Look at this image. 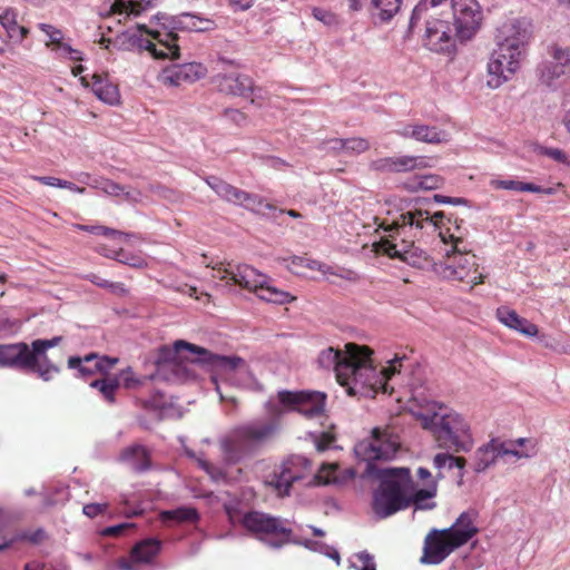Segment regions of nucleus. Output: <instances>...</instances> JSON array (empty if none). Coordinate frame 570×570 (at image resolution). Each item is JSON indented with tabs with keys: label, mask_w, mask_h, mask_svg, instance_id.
<instances>
[{
	"label": "nucleus",
	"mask_w": 570,
	"mask_h": 570,
	"mask_svg": "<svg viewBox=\"0 0 570 570\" xmlns=\"http://www.w3.org/2000/svg\"><path fill=\"white\" fill-rule=\"evenodd\" d=\"M320 150L325 153H332L334 155H338L344 151V139L343 138H331L323 140L318 147Z\"/></svg>",
	"instance_id": "obj_53"
},
{
	"label": "nucleus",
	"mask_w": 570,
	"mask_h": 570,
	"mask_svg": "<svg viewBox=\"0 0 570 570\" xmlns=\"http://www.w3.org/2000/svg\"><path fill=\"white\" fill-rule=\"evenodd\" d=\"M240 524L255 538L279 549L293 540V530L281 518L261 511L244 513Z\"/></svg>",
	"instance_id": "obj_10"
},
{
	"label": "nucleus",
	"mask_w": 570,
	"mask_h": 570,
	"mask_svg": "<svg viewBox=\"0 0 570 570\" xmlns=\"http://www.w3.org/2000/svg\"><path fill=\"white\" fill-rule=\"evenodd\" d=\"M495 316L503 325L525 336L531 337L538 334V326L535 324L521 317L514 309L508 306L498 307Z\"/></svg>",
	"instance_id": "obj_26"
},
{
	"label": "nucleus",
	"mask_w": 570,
	"mask_h": 570,
	"mask_svg": "<svg viewBox=\"0 0 570 570\" xmlns=\"http://www.w3.org/2000/svg\"><path fill=\"white\" fill-rule=\"evenodd\" d=\"M512 442H503L499 438L491 439L487 444L480 446L473 456V471L482 473L493 465L498 458L504 455H513L517 458L527 456L523 452L512 449Z\"/></svg>",
	"instance_id": "obj_18"
},
{
	"label": "nucleus",
	"mask_w": 570,
	"mask_h": 570,
	"mask_svg": "<svg viewBox=\"0 0 570 570\" xmlns=\"http://www.w3.org/2000/svg\"><path fill=\"white\" fill-rule=\"evenodd\" d=\"M422 157L414 156H400V157H386L379 160L377 169L392 171V173H402V171H411L415 168L423 166Z\"/></svg>",
	"instance_id": "obj_29"
},
{
	"label": "nucleus",
	"mask_w": 570,
	"mask_h": 570,
	"mask_svg": "<svg viewBox=\"0 0 570 570\" xmlns=\"http://www.w3.org/2000/svg\"><path fill=\"white\" fill-rule=\"evenodd\" d=\"M16 539H19V541H29L33 544H38L46 539V531L40 528L33 532H19L16 534Z\"/></svg>",
	"instance_id": "obj_57"
},
{
	"label": "nucleus",
	"mask_w": 570,
	"mask_h": 570,
	"mask_svg": "<svg viewBox=\"0 0 570 570\" xmlns=\"http://www.w3.org/2000/svg\"><path fill=\"white\" fill-rule=\"evenodd\" d=\"M351 567L355 570H376L374 557L367 551L355 553L351 560Z\"/></svg>",
	"instance_id": "obj_47"
},
{
	"label": "nucleus",
	"mask_w": 570,
	"mask_h": 570,
	"mask_svg": "<svg viewBox=\"0 0 570 570\" xmlns=\"http://www.w3.org/2000/svg\"><path fill=\"white\" fill-rule=\"evenodd\" d=\"M122 384L126 389H134L140 384V381L134 376L131 368H127L121 373Z\"/></svg>",
	"instance_id": "obj_63"
},
{
	"label": "nucleus",
	"mask_w": 570,
	"mask_h": 570,
	"mask_svg": "<svg viewBox=\"0 0 570 570\" xmlns=\"http://www.w3.org/2000/svg\"><path fill=\"white\" fill-rule=\"evenodd\" d=\"M370 149V142L362 137H352L344 139V153L348 155H358Z\"/></svg>",
	"instance_id": "obj_48"
},
{
	"label": "nucleus",
	"mask_w": 570,
	"mask_h": 570,
	"mask_svg": "<svg viewBox=\"0 0 570 570\" xmlns=\"http://www.w3.org/2000/svg\"><path fill=\"white\" fill-rule=\"evenodd\" d=\"M223 115L237 127H243L248 122V116L239 109L226 108Z\"/></svg>",
	"instance_id": "obj_54"
},
{
	"label": "nucleus",
	"mask_w": 570,
	"mask_h": 570,
	"mask_svg": "<svg viewBox=\"0 0 570 570\" xmlns=\"http://www.w3.org/2000/svg\"><path fill=\"white\" fill-rule=\"evenodd\" d=\"M154 0H128V14L139 16L144 10L153 6Z\"/></svg>",
	"instance_id": "obj_59"
},
{
	"label": "nucleus",
	"mask_w": 570,
	"mask_h": 570,
	"mask_svg": "<svg viewBox=\"0 0 570 570\" xmlns=\"http://www.w3.org/2000/svg\"><path fill=\"white\" fill-rule=\"evenodd\" d=\"M476 517L478 512L473 509L464 511L444 532H449V537H452L458 544L462 547L479 532V529L474 524Z\"/></svg>",
	"instance_id": "obj_23"
},
{
	"label": "nucleus",
	"mask_w": 570,
	"mask_h": 570,
	"mask_svg": "<svg viewBox=\"0 0 570 570\" xmlns=\"http://www.w3.org/2000/svg\"><path fill=\"white\" fill-rule=\"evenodd\" d=\"M80 228L83 230H87L94 235H102V236H109V237H127L128 236L127 234H125L120 230H117V229H114L110 227H106V226H100V225H94V226L81 225Z\"/></svg>",
	"instance_id": "obj_51"
},
{
	"label": "nucleus",
	"mask_w": 570,
	"mask_h": 570,
	"mask_svg": "<svg viewBox=\"0 0 570 570\" xmlns=\"http://www.w3.org/2000/svg\"><path fill=\"white\" fill-rule=\"evenodd\" d=\"M455 37L460 42L471 40L481 27L483 14L476 0H452Z\"/></svg>",
	"instance_id": "obj_13"
},
{
	"label": "nucleus",
	"mask_w": 570,
	"mask_h": 570,
	"mask_svg": "<svg viewBox=\"0 0 570 570\" xmlns=\"http://www.w3.org/2000/svg\"><path fill=\"white\" fill-rule=\"evenodd\" d=\"M83 361L86 363L94 362L97 373L109 376V371L119 362V358L107 355L99 356L96 353H90L83 357Z\"/></svg>",
	"instance_id": "obj_41"
},
{
	"label": "nucleus",
	"mask_w": 570,
	"mask_h": 570,
	"mask_svg": "<svg viewBox=\"0 0 570 570\" xmlns=\"http://www.w3.org/2000/svg\"><path fill=\"white\" fill-rule=\"evenodd\" d=\"M340 465L336 463L323 464L316 474L320 484H340L345 479L338 475Z\"/></svg>",
	"instance_id": "obj_39"
},
{
	"label": "nucleus",
	"mask_w": 570,
	"mask_h": 570,
	"mask_svg": "<svg viewBox=\"0 0 570 570\" xmlns=\"http://www.w3.org/2000/svg\"><path fill=\"white\" fill-rule=\"evenodd\" d=\"M196 14L190 12H183L178 16L171 17L169 20L170 31H194L196 24Z\"/></svg>",
	"instance_id": "obj_44"
},
{
	"label": "nucleus",
	"mask_w": 570,
	"mask_h": 570,
	"mask_svg": "<svg viewBox=\"0 0 570 570\" xmlns=\"http://www.w3.org/2000/svg\"><path fill=\"white\" fill-rule=\"evenodd\" d=\"M387 237L376 244V250L390 258H397L415 268H426L432 264L428 253L414 245L413 232L397 234L395 230L386 232Z\"/></svg>",
	"instance_id": "obj_11"
},
{
	"label": "nucleus",
	"mask_w": 570,
	"mask_h": 570,
	"mask_svg": "<svg viewBox=\"0 0 570 570\" xmlns=\"http://www.w3.org/2000/svg\"><path fill=\"white\" fill-rule=\"evenodd\" d=\"M277 396L288 411H297L308 419L320 416L325 411L326 394L323 392L283 390Z\"/></svg>",
	"instance_id": "obj_14"
},
{
	"label": "nucleus",
	"mask_w": 570,
	"mask_h": 570,
	"mask_svg": "<svg viewBox=\"0 0 570 570\" xmlns=\"http://www.w3.org/2000/svg\"><path fill=\"white\" fill-rule=\"evenodd\" d=\"M433 465L438 470H441L443 468H448L451 470L453 469V466H458V475L461 482L465 474L466 459L463 456H454L448 452H442L434 455Z\"/></svg>",
	"instance_id": "obj_36"
},
{
	"label": "nucleus",
	"mask_w": 570,
	"mask_h": 570,
	"mask_svg": "<svg viewBox=\"0 0 570 570\" xmlns=\"http://www.w3.org/2000/svg\"><path fill=\"white\" fill-rule=\"evenodd\" d=\"M416 416L422 428L432 433L439 448L465 453L473 449L470 425L461 414L449 411L445 405L433 403Z\"/></svg>",
	"instance_id": "obj_6"
},
{
	"label": "nucleus",
	"mask_w": 570,
	"mask_h": 570,
	"mask_svg": "<svg viewBox=\"0 0 570 570\" xmlns=\"http://www.w3.org/2000/svg\"><path fill=\"white\" fill-rule=\"evenodd\" d=\"M138 29L145 32H148L164 49H157V46L150 40L134 36L132 42L137 45L140 49H146L151 52L153 57L156 59H165L169 58L171 60L179 58V46L178 35L173 31H149L145 24H139Z\"/></svg>",
	"instance_id": "obj_16"
},
{
	"label": "nucleus",
	"mask_w": 570,
	"mask_h": 570,
	"mask_svg": "<svg viewBox=\"0 0 570 570\" xmlns=\"http://www.w3.org/2000/svg\"><path fill=\"white\" fill-rule=\"evenodd\" d=\"M350 358V348H346V353H342L340 350L328 347L322 351L317 357V363L323 368H333L336 373L337 382L341 376V365L347 364Z\"/></svg>",
	"instance_id": "obj_30"
},
{
	"label": "nucleus",
	"mask_w": 570,
	"mask_h": 570,
	"mask_svg": "<svg viewBox=\"0 0 570 570\" xmlns=\"http://www.w3.org/2000/svg\"><path fill=\"white\" fill-rule=\"evenodd\" d=\"M161 541L156 538H148L136 543L130 551V559L120 558L118 567L120 570H134V563H149L160 552Z\"/></svg>",
	"instance_id": "obj_22"
},
{
	"label": "nucleus",
	"mask_w": 570,
	"mask_h": 570,
	"mask_svg": "<svg viewBox=\"0 0 570 570\" xmlns=\"http://www.w3.org/2000/svg\"><path fill=\"white\" fill-rule=\"evenodd\" d=\"M449 224H444L442 227H438L439 236L441 237L443 243H453V250L459 249L458 246L462 243V237L460 235H455L451 232Z\"/></svg>",
	"instance_id": "obj_55"
},
{
	"label": "nucleus",
	"mask_w": 570,
	"mask_h": 570,
	"mask_svg": "<svg viewBox=\"0 0 570 570\" xmlns=\"http://www.w3.org/2000/svg\"><path fill=\"white\" fill-rule=\"evenodd\" d=\"M451 263L434 264L435 272L444 279L458 281L471 286L483 283V274L479 268L474 254L452 250Z\"/></svg>",
	"instance_id": "obj_12"
},
{
	"label": "nucleus",
	"mask_w": 570,
	"mask_h": 570,
	"mask_svg": "<svg viewBox=\"0 0 570 570\" xmlns=\"http://www.w3.org/2000/svg\"><path fill=\"white\" fill-rule=\"evenodd\" d=\"M33 179L39 181L42 185L51 186V187H59V188H61V185L63 183V179L52 177V176H33Z\"/></svg>",
	"instance_id": "obj_64"
},
{
	"label": "nucleus",
	"mask_w": 570,
	"mask_h": 570,
	"mask_svg": "<svg viewBox=\"0 0 570 570\" xmlns=\"http://www.w3.org/2000/svg\"><path fill=\"white\" fill-rule=\"evenodd\" d=\"M81 82L85 87H91L92 92L101 101L116 105L119 102L120 95L118 86L109 81L107 76L94 73L91 76V82L86 77H81Z\"/></svg>",
	"instance_id": "obj_24"
},
{
	"label": "nucleus",
	"mask_w": 570,
	"mask_h": 570,
	"mask_svg": "<svg viewBox=\"0 0 570 570\" xmlns=\"http://www.w3.org/2000/svg\"><path fill=\"white\" fill-rule=\"evenodd\" d=\"M210 82L217 91L233 97L247 98L255 88L253 78L240 72H219L212 77Z\"/></svg>",
	"instance_id": "obj_19"
},
{
	"label": "nucleus",
	"mask_w": 570,
	"mask_h": 570,
	"mask_svg": "<svg viewBox=\"0 0 570 570\" xmlns=\"http://www.w3.org/2000/svg\"><path fill=\"white\" fill-rule=\"evenodd\" d=\"M334 441L335 438L332 434L326 432L321 433L315 439V445L317 451L323 452L327 450Z\"/></svg>",
	"instance_id": "obj_62"
},
{
	"label": "nucleus",
	"mask_w": 570,
	"mask_h": 570,
	"mask_svg": "<svg viewBox=\"0 0 570 570\" xmlns=\"http://www.w3.org/2000/svg\"><path fill=\"white\" fill-rule=\"evenodd\" d=\"M183 358L210 372L213 374L212 381L215 383V375L229 374L245 365V360L240 356L216 354L203 346L177 340L171 346L161 345L157 350L155 357L156 375L159 376L161 370L179 367Z\"/></svg>",
	"instance_id": "obj_3"
},
{
	"label": "nucleus",
	"mask_w": 570,
	"mask_h": 570,
	"mask_svg": "<svg viewBox=\"0 0 570 570\" xmlns=\"http://www.w3.org/2000/svg\"><path fill=\"white\" fill-rule=\"evenodd\" d=\"M402 0H371L368 11L373 22L389 23L400 11Z\"/></svg>",
	"instance_id": "obj_28"
},
{
	"label": "nucleus",
	"mask_w": 570,
	"mask_h": 570,
	"mask_svg": "<svg viewBox=\"0 0 570 570\" xmlns=\"http://www.w3.org/2000/svg\"><path fill=\"white\" fill-rule=\"evenodd\" d=\"M403 138H412L426 144H441L446 141V132L439 130L435 126L428 125H405L397 130Z\"/></svg>",
	"instance_id": "obj_25"
},
{
	"label": "nucleus",
	"mask_w": 570,
	"mask_h": 570,
	"mask_svg": "<svg viewBox=\"0 0 570 570\" xmlns=\"http://www.w3.org/2000/svg\"><path fill=\"white\" fill-rule=\"evenodd\" d=\"M549 55L552 61L544 62L539 68L540 80L548 86L570 72V47L563 48L554 43L550 46Z\"/></svg>",
	"instance_id": "obj_20"
},
{
	"label": "nucleus",
	"mask_w": 570,
	"mask_h": 570,
	"mask_svg": "<svg viewBox=\"0 0 570 570\" xmlns=\"http://www.w3.org/2000/svg\"><path fill=\"white\" fill-rule=\"evenodd\" d=\"M86 279H88L89 282H91L96 286H98L100 288L109 289L111 293H115V294L122 295L126 292L122 283L109 282V281H107V279H105V278H102L99 275L94 274V273L88 274L86 276Z\"/></svg>",
	"instance_id": "obj_49"
},
{
	"label": "nucleus",
	"mask_w": 570,
	"mask_h": 570,
	"mask_svg": "<svg viewBox=\"0 0 570 570\" xmlns=\"http://www.w3.org/2000/svg\"><path fill=\"white\" fill-rule=\"evenodd\" d=\"M195 32H206L216 29L217 24L214 20L199 17L196 14Z\"/></svg>",
	"instance_id": "obj_61"
},
{
	"label": "nucleus",
	"mask_w": 570,
	"mask_h": 570,
	"mask_svg": "<svg viewBox=\"0 0 570 570\" xmlns=\"http://www.w3.org/2000/svg\"><path fill=\"white\" fill-rule=\"evenodd\" d=\"M234 205L244 207L245 209L257 214H264V210L271 212L276 209V207L267 203L263 196L254 193H248L244 189H240L236 203Z\"/></svg>",
	"instance_id": "obj_32"
},
{
	"label": "nucleus",
	"mask_w": 570,
	"mask_h": 570,
	"mask_svg": "<svg viewBox=\"0 0 570 570\" xmlns=\"http://www.w3.org/2000/svg\"><path fill=\"white\" fill-rule=\"evenodd\" d=\"M95 188L101 189L110 196H124L125 199H132L130 191L126 187L107 178L95 179Z\"/></svg>",
	"instance_id": "obj_42"
},
{
	"label": "nucleus",
	"mask_w": 570,
	"mask_h": 570,
	"mask_svg": "<svg viewBox=\"0 0 570 570\" xmlns=\"http://www.w3.org/2000/svg\"><path fill=\"white\" fill-rule=\"evenodd\" d=\"M140 406L148 411H157L163 407V394L158 391L148 399H138Z\"/></svg>",
	"instance_id": "obj_56"
},
{
	"label": "nucleus",
	"mask_w": 570,
	"mask_h": 570,
	"mask_svg": "<svg viewBox=\"0 0 570 570\" xmlns=\"http://www.w3.org/2000/svg\"><path fill=\"white\" fill-rule=\"evenodd\" d=\"M268 420H255L234 428L222 441L224 460L236 464L259 453L279 432L281 420L287 410L277 397V402L265 403Z\"/></svg>",
	"instance_id": "obj_2"
},
{
	"label": "nucleus",
	"mask_w": 570,
	"mask_h": 570,
	"mask_svg": "<svg viewBox=\"0 0 570 570\" xmlns=\"http://www.w3.org/2000/svg\"><path fill=\"white\" fill-rule=\"evenodd\" d=\"M62 336L52 338H37L30 344L16 342L0 344V368H10L16 372L37 375L45 382L52 380L60 372L48 356L47 352L60 344Z\"/></svg>",
	"instance_id": "obj_4"
},
{
	"label": "nucleus",
	"mask_w": 570,
	"mask_h": 570,
	"mask_svg": "<svg viewBox=\"0 0 570 570\" xmlns=\"http://www.w3.org/2000/svg\"><path fill=\"white\" fill-rule=\"evenodd\" d=\"M346 348H350V358L347 364L341 365L338 383L346 386L351 395L364 394L367 389L374 390L380 380L371 358L372 351L354 343L346 344Z\"/></svg>",
	"instance_id": "obj_7"
},
{
	"label": "nucleus",
	"mask_w": 570,
	"mask_h": 570,
	"mask_svg": "<svg viewBox=\"0 0 570 570\" xmlns=\"http://www.w3.org/2000/svg\"><path fill=\"white\" fill-rule=\"evenodd\" d=\"M159 517L164 523L174 522L176 524L196 523L200 518L196 508L185 505L173 510L161 511Z\"/></svg>",
	"instance_id": "obj_31"
},
{
	"label": "nucleus",
	"mask_w": 570,
	"mask_h": 570,
	"mask_svg": "<svg viewBox=\"0 0 570 570\" xmlns=\"http://www.w3.org/2000/svg\"><path fill=\"white\" fill-rule=\"evenodd\" d=\"M444 531L445 529H433L425 537L421 563L440 564L455 549L460 548L458 542L452 537H449V532Z\"/></svg>",
	"instance_id": "obj_17"
},
{
	"label": "nucleus",
	"mask_w": 570,
	"mask_h": 570,
	"mask_svg": "<svg viewBox=\"0 0 570 570\" xmlns=\"http://www.w3.org/2000/svg\"><path fill=\"white\" fill-rule=\"evenodd\" d=\"M207 73V68L200 62H187L180 65H173L166 68L163 72L164 82L170 86H183L185 83H193Z\"/></svg>",
	"instance_id": "obj_21"
},
{
	"label": "nucleus",
	"mask_w": 570,
	"mask_h": 570,
	"mask_svg": "<svg viewBox=\"0 0 570 570\" xmlns=\"http://www.w3.org/2000/svg\"><path fill=\"white\" fill-rule=\"evenodd\" d=\"M107 510H108L107 503H88V504H85L82 508L83 514L91 519L107 512Z\"/></svg>",
	"instance_id": "obj_60"
},
{
	"label": "nucleus",
	"mask_w": 570,
	"mask_h": 570,
	"mask_svg": "<svg viewBox=\"0 0 570 570\" xmlns=\"http://www.w3.org/2000/svg\"><path fill=\"white\" fill-rule=\"evenodd\" d=\"M68 367L72 370H77L79 373V376L82 379H88L97 373L95 368L94 362L86 363L83 358L79 356H70L68 358Z\"/></svg>",
	"instance_id": "obj_46"
},
{
	"label": "nucleus",
	"mask_w": 570,
	"mask_h": 570,
	"mask_svg": "<svg viewBox=\"0 0 570 570\" xmlns=\"http://www.w3.org/2000/svg\"><path fill=\"white\" fill-rule=\"evenodd\" d=\"M107 257L114 258L115 261L128 265L134 268H144L147 266L146 259L138 254L126 252L124 249L112 250L111 254H106Z\"/></svg>",
	"instance_id": "obj_40"
},
{
	"label": "nucleus",
	"mask_w": 570,
	"mask_h": 570,
	"mask_svg": "<svg viewBox=\"0 0 570 570\" xmlns=\"http://www.w3.org/2000/svg\"><path fill=\"white\" fill-rule=\"evenodd\" d=\"M299 479H301V475L297 473H294L289 466V462H286L282 465V471L277 475L275 487L279 491H282V489H283L284 494L287 495L289 493V489H291L292 484Z\"/></svg>",
	"instance_id": "obj_43"
},
{
	"label": "nucleus",
	"mask_w": 570,
	"mask_h": 570,
	"mask_svg": "<svg viewBox=\"0 0 570 570\" xmlns=\"http://www.w3.org/2000/svg\"><path fill=\"white\" fill-rule=\"evenodd\" d=\"M218 279H229L249 292H254L258 298L274 304H286L295 299L288 292L278 289L271 284V278L250 265H235V271L218 275Z\"/></svg>",
	"instance_id": "obj_8"
},
{
	"label": "nucleus",
	"mask_w": 570,
	"mask_h": 570,
	"mask_svg": "<svg viewBox=\"0 0 570 570\" xmlns=\"http://www.w3.org/2000/svg\"><path fill=\"white\" fill-rule=\"evenodd\" d=\"M453 224L455 230H460L459 218L454 215L446 216L444 212H435L430 214L428 210L413 209L402 213L399 218L391 224L382 223L380 228L384 232L395 230L397 234H406L413 232L414 237L422 236L423 232H436L438 227L444 224Z\"/></svg>",
	"instance_id": "obj_9"
},
{
	"label": "nucleus",
	"mask_w": 570,
	"mask_h": 570,
	"mask_svg": "<svg viewBox=\"0 0 570 570\" xmlns=\"http://www.w3.org/2000/svg\"><path fill=\"white\" fill-rule=\"evenodd\" d=\"M120 460L129 464L136 472H146L151 466L150 451L141 444H131L120 453Z\"/></svg>",
	"instance_id": "obj_27"
},
{
	"label": "nucleus",
	"mask_w": 570,
	"mask_h": 570,
	"mask_svg": "<svg viewBox=\"0 0 570 570\" xmlns=\"http://www.w3.org/2000/svg\"><path fill=\"white\" fill-rule=\"evenodd\" d=\"M490 185L494 189H505L514 191H539L540 189L533 183H524L514 179H492Z\"/></svg>",
	"instance_id": "obj_38"
},
{
	"label": "nucleus",
	"mask_w": 570,
	"mask_h": 570,
	"mask_svg": "<svg viewBox=\"0 0 570 570\" xmlns=\"http://www.w3.org/2000/svg\"><path fill=\"white\" fill-rule=\"evenodd\" d=\"M0 23L7 31V36L14 42H21L29 32L26 27L18 24L17 12L11 8L0 14Z\"/></svg>",
	"instance_id": "obj_33"
},
{
	"label": "nucleus",
	"mask_w": 570,
	"mask_h": 570,
	"mask_svg": "<svg viewBox=\"0 0 570 570\" xmlns=\"http://www.w3.org/2000/svg\"><path fill=\"white\" fill-rule=\"evenodd\" d=\"M436 494V484L433 482L432 489H416L406 492V497L410 500V505H414L415 510H431L436 507L435 502H430L428 504H421V501H425L426 499H431Z\"/></svg>",
	"instance_id": "obj_37"
},
{
	"label": "nucleus",
	"mask_w": 570,
	"mask_h": 570,
	"mask_svg": "<svg viewBox=\"0 0 570 570\" xmlns=\"http://www.w3.org/2000/svg\"><path fill=\"white\" fill-rule=\"evenodd\" d=\"M289 543L301 544L311 551H315V552H318L322 554L327 553V550H330V546L326 544L325 542L316 541V540H312V539L301 540V539L293 537V540H291Z\"/></svg>",
	"instance_id": "obj_50"
},
{
	"label": "nucleus",
	"mask_w": 570,
	"mask_h": 570,
	"mask_svg": "<svg viewBox=\"0 0 570 570\" xmlns=\"http://www.w3.org/2000/svg\"><path fill=\"white\" fill-rule=\"evenodd\" d=\"M444 183L443 177L439 175H423L413 180V183L409 186V189H426L432 190L440 188Z\"/></svg>",
	"instance_id": "obj_45"
},
{
	"label": "nucleus",
	"mask_w": 570,
	"mask_h": 570,
	"mask_svg": "<svg viewBox=\"0 0 570 570\" xmlns=\"http://www.w3.org/2000/svg\"><path fill=\"white\" fill-rule=\"evenodd\" d=\"M530 37L527 26L520 20L502 26L499 30L498 48L488 63L490 87L498 88L517 72Z\"/></svg>",
	"instance_id": "obj_5"
},
{
	"label": "nucleus",
	"mask_w": 570,
	"mask_h": 570,
	"mask_svg": "<svg viewBox=\"0 0 570 570\" xmlns=\"http://www.w3.org/2000/svg\"><path fill=\"white\" fill-rule=\"evenodd\" d=\"M39 29L49 37L51 43L58 46L62 42L63 33L60 29L48 23H39Z\"/></svg>",
	"instance_id": "obj_58"
},
{
	"label": "nucleus",
	"mask_w": 570,
	"mask_h": 570,
	"mask_svg": "<svg viewBox=\"0 0 570 570\" xmlns=\"http://www.w3.org/2000/svg\"><path fill=\"white\" fill-rule=\"evenodd\" d=\"M89 385L98 390L105 401L114 404L116 402V392L120 387V379L118 375L105 376L104 379L94 380Z\"/></svg>",
	"instance_id": "obj_35"
},
{
	"label": "nucleus",
	"mask_w": 570,
	"mask_h": 570,
	"mask_svg": "<svg viewBox=\"0 0 570 570\" xmlns=\"http://www.w3.org/2000/svg\"><path fill=\"white\" fill-rule=\"evenodd\" d=\"M400 449L399 436L387 429L374 428L370 438L358 441L354 453L366 462V473L379 480L373 490L372 510L380 519L389 518L410 507L406 492L414 490L415 482L409 468H377L376 461L392 460Z\"/></svg>",
	"instance_id": "obj_1"
},
{
	"label": "nucleus",
	"mask_w": 570,
	"mask_h": 570,
	"mask_svg": "<svg viewBox=\"0 0 570 570\" xmlns=\"http://www.w3.org/2000/svg\"><path fill=\"white\" fill-rule=\"evenodd\" d=\"M205 181L220 199L233 205L236 203L240 188L235 187L223 178L214 175L205 177Z\"/></svg>",
	"instance_id": "obj_34"
},
{
	"label": "nucleus",
	"mask_w": 570,
	"mask_h": 570,
	"mask_svg": "<svg viewBox=\"0 0 570 570\" xmlns=\"http://www.w3.org/2000/svg\"><path fill=\"white\" fill-rule=\"evenodd\" d=\"M313 17L328 27H337L341 23L337 14L322 8H314Z\"/></svg>",
	"instance_id": "obj_52"
},
{
	"label": "nucleus",
	"mask_w": 570,
	"mask_h": 570,
	"mask_svg": "<svg viewBox=\"0 0 570 570\" xmlns=\"http://www.w3.org/2000/svg\"><path fill=\"white\" fill-rule=\"evenodd\" d=\"M456 40L448 21L432 17L425 21L423 43L429 50L453 55L456 51Z\"/></svg>",
	"instance_id": "obj_15"
}]
</instances>
